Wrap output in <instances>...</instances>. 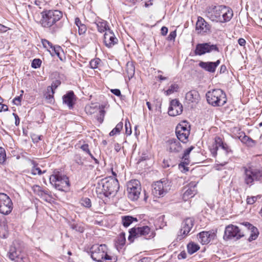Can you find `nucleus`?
Wrapping results in <instances>:
<instances>
[{"label":"nucleus","mask_w":262,"mask_h":262,"mask_svg":"<svg viewBox=\"0 0 262 262\" xmlns=\"http://www.w3.org/2000/svg\"><path fill=\"white\" fill-rule=\"evenodd\" d=\"M224 150H225L226 154L227 155L232 153V150L230 149V147L226 143H224L222 146L221 147Z\"/></svg>","instance_id":"8fccbe9b"},{"label":"nucleus","mask_w":262,"mask_h":262,"mask_svg":"<svg viewBox=\"0 0 262 262\" xmlns=\"http://www.w3.org/2000/svg\"><path fill=\"white\" fill-rule=\"evenodd\" d=\"M22 95H20L19 96L15 97L13 100V103L16 105H20V102H21V99Z\"/></svg>","instance_id":"4d7b16f0"},{"label":"nucleus","mask_w":262,"mask_h":262,"mask_svg":"<svg viewBox=\"0 0 262 262\" xmlns=\"http://www.w3.org/2000/svg\"><path fill=\"white\" fill-rule=\"evenodd\" d=\"M141 186L137 180H132L127 183V196L132 201H137L141 194Z\"/></svg>","instance_id":"6e6552de"},{"label":"nucleus","mask_w":262,"mask_h":262,"mask_svg":"<svg viewBox=\"0 0 262 262\" xmlns=\"http://www.w3.org/2000/svg\"><path fill=\"white\" fill-rule=\"evenodd\" d=\"M50 181L52 185L60 191H64L70 186L69 178L65 175H61L59 172L51 176Z\"/></svg>","instance_id":"0eeeda50"},{"label":"nucleus","mask_w":262,"mask_h":262,"mask_svg":"<svg viewBox=\"0 0 262 262\" xmlns=\"http://www.w3.org/2000/svg\"><path fill=\"white\" fill-rule=\"evenodd\" d=\"M215 147L218 148L219 147H221L224 142L222 141L220 137H216L215 139Z\"/></svg>","instance_id":"864d4df0"},{"label":"nucleus","mask_w":262,"mask_h":262,"mask_svg":"<svg viewBox=\"0 0 262 262\" xmlns=\"http://www.w3.org/2000/svg\"><path fill=\"white\" fill-rule=\"evenodd\" d=\"M105 111L103 108L100 109L99 114L97 116V119L99 123H102L103 121Z\"/></svg>","instance_id":"79ce46f5"},{"label":"nucleus","mask_w":262,"mask_h":262,"mask_svg":"<svg viewBox=\"0 0 262 262\" xmlns=\"http://www.w3.org/2000/svg\"><path fill=\"white\" fill-rule=\"evenodd\" d=\"M196 30L198 31V33L204 34L209 32L210 30L211 26L202 17H198V21L196 23Z\"/></svg>","instance_id":"f3484780"},{"label":"nucleus","mask_w":262,"mask_h":262,"mask_svg":"<svg viewBox=\"0 0 262 262\" xmlns=\"http://www.w3.org/2000/svg\"><path fill=\"white\" fill-rule=\"evenodd\" d=\"M61 84L60 81L56 80L53 81L51 86H49L47 88H51L52 90L54 91Z\"/></svg>","instance_id":"09e8293b"},{"label":"nucleus","mask_w":262,"mask_h":262,"mask_svg":"<svg viewBox=\"0 0 262 262\" xmlns=\"http://www.w3.org/2000/svg\"><path fill=\"white\" fill-rule=\"evenodd\" d=\"M134 221L137 222V219L131 216H123L122 217V223L123 225L125 227H128Z\"/></svg>","instance_id":"7c9ffc66"},{"label":"nucleus","mask_w":262,"mask_h":262,"mask_svg":"<svg viewBox=\"0 0 262 262\" xmlns=\"http://www.w3.org/2000/svg\"><path fill=\"white\" fill-rule=\"evenodd\" d=\"M244 182L251 186L254 184L255 181H260L262 180V167L251 166L244 167Z\"/></svg>","instance_id":"7ed1b4c3"},{"label":"nucleus","mask_w":262,"mask_h":262,"mask_svg":"<svg viewBox=\"0 0 262 262\" xmlns=\"http://www.w3.org/2000/svg\"><path fill=\"white\" fill-rule=\"evenodd\" d=\"M126 72L128 77H132L135 74V67L132 63H127Z\"/></svg>","instance_id":"c9c22d12"},{"label":"nucleus","mask_w":262,"mask_h":262,"mask_svg":"<svg viewBox=\"0 0 262 262\" xmlns=\"http://www.w3.org/2000/svg\"><path fill=\"white\" fill-rule=\"evenodd\" d=\"M13 115L14 116L15 120V124L16 126H17L19 124V118L18 116L15 113H13Z\"/></svg>","instance_id":"774afa93"},{"label":"nucleus","mask_w":262,"mask_h":262,"mask_svg":"<svg viewBox=\"0 0 262 262\" xmlns=\"http://www.w3.org/2000/svg\"><path fill=\"white\" fill-rule=\"evenodd\" d=\"M185 98L189 103H197L200 98V95L196 90H193L186 93Z\"/></svg>","instance_id":"5701e85b"},{"label":"nucleus","mask_w":262,"mask_h":262,"mask_svg":"<svg viewBox=\"0 0 262 262\" xmlns=\"http://www.w3.org/2000/svg\"><path fill=\"white\" fill-rule=\"evenodd\" d=\"M168 32V28L166 27H162L161 29V34L163 36H165Z\"/></svg>","instance_id":"e2e57ef3"},{"label":"nucleus","mask_w":262,"mask_h":262,"mask_svg":"<svg viewBox=\"0 0 262 262\" xmlns=\"http://www.w3.org/2000/svg\"><path fill=\"white\" fill-rule=\"evenodd\" d=\"M179 124L176 127V131H181V132H186L189 131L190 132V126L185 124Z\"/></svg>","instance_id":"4c0bfd02"},{"label":"nucleus","mask_w":262,"mask_h":262,"mask_svg":"<svg viewBox=\"0 0 262 262\" xmlns=\"http://www.w3.org/2000/svg\"><path fill=\"white\" fill-rule=\"evenodd\" d=\"M199 238L203 244H207L210 241V234L207 231L201 232L199 234Z\"/></svg>","instance_id":"c85d7f7f"},{"label":"nucleus","mask_w":262,"mask_h":262,"mask_svg":"<svg viewBox=\"0 0 262 262\" xmlns=\"http://www.w3.org/2000/svg\"><path fill=\"white\" fill-rule=\"evenodd\" d=\"M119 188V184L118 180L112 177L105 178L101 180L97 187V191H101L106 197L111 195H114Z\"/></svg>","instance_id":"f03ea898"},{"label":"nucleus","mask_w":262,"mask_h":262,"mask_svg":"<svg viewBox=\"0 0 262 262\" xmlns=\"http://www.w3.org/2000/svg\"><path fill=\"white\" fill-rule=\"evenodd\" d=\"M28 258L24 255L21 254L18 258H17L15 262H27Z\"/></svg>","instance_id":"bf43d9fd"},{"label":"nucleus","mask_w":262,"mask_h":262,"mask_svg":"<svg viewBox=\"0 0 262 262\" xmlns=\"http://www.w3.org/2000/svg\"><path fill=\"white\" fill-rule=\"evenodd\" d=\"M85 158H83L79 154H76L74 156L73 160L78 165L82 166L84 164Z\"/></svg>","instance_id":"f704fd0d"},{"label":"nucleus","mask_w":262,"mask_h":262,"mask_svg":"<svg viewBox=\"0 0 262 262\" xmlns=\"http://www.w3.org/2000/svg\"><path fill=\"white\" fill-rule=\"evenodd\" d=\"M80 148L82 150V151H83L84 152L89 154L90 155V156H91V155H92L90 151V150L89 147V145L88 144H84L82 145L80 147Z\"/></svg>","instance_id":"de8ad7c7"},{"label":"nucleus","mask_w":262,"mask_h":262,"mask_svg":"<svg viewBox=\"0 0 262 262\" xmlns=\"http://www.w3.org/2000/svg\"><path fill=\"white\" fill-rule=\"evenodd\" d=\"M258 198H260V196H248L247 198V203L248 204L252 205L253 204Z\"/></svg>","instance_id":"49530a36"},{"label":"nucleus","mask_w":262,"mask_h":262,"mask_svg":"<svg viewBox=\"0 0 262 262\" xmlns=\"http://www.w3.org/2000/svg\"><path fill=\"white\" fill-rule=\"evenodd\" d=\"M52 51L53 52V53L57 54L58 53V52L62 51V49L60 46H52Z\"/></svg>","instance_id":"13d9d810"},{"label":"nucleus","mask_w":262,"mask_h":262,"mask_svg":"<svg viewBox=\"0 0 262 262\" xmlns=\"http://www.w3.org/2000/svg\"><path fill=\"white\" fill-rule=\"evenodd\" d=\"M106 246L104 244L100 245H94L90 249L91 256L92 258L98 262H103L104 256L106 255Z\"/></svg>","instance_id":"1a4fd4ad"},{"label":"nucleus","mask_w":262,"mask_h":262,"mask_svg":"<svg viewBox=\"0 0 262 262\" xmlns=\"http://www.w3.org/2000/svg\"><path fill=\"white\" fill-rule=\"evenodd\" d=\"M21 255V251L17 250L15 247L11 246L9 252L7 253V256L10 259L15 261L17 258Z\"/></svg>","instance_id":"a878e982"},{"label":"nucleus","mask_w":262,"mask_h":262,"mask_svg":"<svg viewBox=\"0 0 262 262\" xmlns=\"http://www.w3.org/2000/svg\"><path fill=\"white\" fill-rule=\"evenodd\" d=\"M177 139L183 143H187L190 133L189 131L186 132H181V131H176Z\"/></svg>","instance_id":"bb28decb"},{"label":"nucleus","mask_w":262,"mask_h":262,"mask_svg":"<svg viewBox=\"0 0 262 262\" xmlns=\"http://www.w3.org/2000/svg\"><path fill=\"white\" fill-rule=\"evenodd\" d=\"M196 184L195 182H191L189 183L188 188L183 193V198L184 200H187L188 199L193 197L196 194Z\"/></svg>","instance_id":"4be33fe9"},{"label":"nucleus","mask_w":262,"mask_h":262,"mask_svg":"<svg viewBox=\"0 0 262 262\" xmlns=\"http://www.w3.org/2000/svg\"><path fill=\"white\" fill-rule=\"evenodd\" d=\"M38 195L47 202H49L52 199L51 192L48 189L43 188Z\"/></svg>","instance_id":"cd10ccee"},{"label":"nucleus","mask_w":262,"mask_h":262,"mask_svg":"<svg viewBox=\"0 0 262 262\" xmlns=\"http://www.w3.org/2000/svg\"><path fill=\"white\" fill-rule=\"evenodd\" d=\"M40 23L43 27L51 28L62 17L61 11L57 10H46L41 12Z\"/></svg>","instance_id":"20e7f679"},{"label":"nucleus","mask_w":262,"mask_h":262,"mask_svg":"<svg viewBox=\"0 0 262 262\" xmlns=\"http://www.w3.org/2000/svg\"><path fill=\"white\" fill-rule=\"evenodd\" d=\"M194 225V220L192 218H187L182 223L181 228L178 234L177 239L181 241L185 238L192 229Z\"/></svg>","instance_id":"4468645a"},{"label":"nucleus","mask_w":262,"mask_h":262,"mask_svg":"<svg viewBox=\"0 0 262 262\" xmlns=\"http://www.w3.org/2000/svg\"><path fill=\"white\" fill-rule=\"evenodd\" d=\"M63 103L67 104L69 108L71 110L73 108L75 102L76 100V97L72 91L68 92L62 97Z\"/></svg>","instance_id":"aec40b11"},{"label":"nucleus","mask_w":262,"mask_h":262,"mask_svg":"<svg viewBox=\"0 0 262 262\" xmlns=\"http://www.w3.org/2000/svg\"><path fill=\"white\" fill-rule=\"evenodd\" d=\"M8 110V106L4 104H0V112L3 111H7Z\"/></svg>","instance_id":"0e129e2a"},{"label":"nucleus","mask_w":262,"mask_h":262,"mask_svg":"<svg viewBox=\"0 0 262 262\" xmlns=\"http://www.w3.org/2000/svg\"><path fill=\"white\" fill-rule=\"evenodd\" d=\"M126 242L125 234L124 232H121L118 236L116 241L117 246H119L120 248L123 246Z\"/></svg>","instance_id":"473e14b6"},{"label":"nucleus","mask_w":262,"mask_h":262,"mask_svg":"<svg viewBox=\"0 0 262 262\" xmlns=\"http://www.w3.org/2000/svg\"><path fill=\"white\" fill-rule=\"evenodd\" d=\"M42 173L41 169L39 167H34L32 169V173L33 175H36V174H41Z\"/></svg>","instance_id":"052dcab7"},{"label":"nucleus","mask_w":262,"mask_h":262,"mask_svg":"<svg viewBox=\"0 0 262 262\" xmlns=\"http://www.w3.org/2000/svg\"><path fill=\"white\" fill-rule=\"evenodd\" d=\"M55 92L51 88H47V91L44 95L47 102L49 103H52L54 102V94Z\"/></svg>","instance_id":"c756f323"},{"label":"nucleus","mask_w":262,"mask_h":262,"mask_svg":"<svg viewBox=\"0 0 262 262\" xmlns=\"http://www.w3.org/2000/svg\"><path fill=\"white\" fill-rule=\"evenodd\" d=\"M123 124L122 122H120L118 123L116 127L110 133V136H113L117 134H119L123 128Z\"/></svg>","instance_id":"e433bc0d"},{"label":"nucleus","mask_w":262,"mask_h":262,"mask_svg":"<svg viewBox=\"0 0 262 262\" xmlns=\"http://www.w3.org/2000/svg\"><path fill=\"white\" fill-rule=\"evenodd\" d=\"M182 111L183 106L182 104L177 99L172 100L168 109L169 115L176 116L181 114Z\"/></svg>","instance_id":"dca6fc26"},{"label":"nucleus","mask_w":262,"mask_h":262,"mask_svg":"<svg viewBox=\"0 0 262 262\" xmlns=\"http://www.w3.org/2000/svg\"><path fill=\"white\" fill-rule=\"evenodd\" d=\"M243 236H244V234L243 232H242V229L236 226L229 225L225 228L224 235L225 239L227 240L233 238L238 239Z\"/></svg>","instance_id":"9b49d317"},{"label":"nucleus","mask_w":262,"mask_h":262,"mask_svg":"<svg viewBox=\"0 0 262 262\" xmlns=\"http://www.w3.org/2000/svg\"><path fill=\"white\" fill-rule=\"evenodd\" d=\"M187 251L189 254H192L200 249L199 245L193 242L189 243L187 246Z\"/></svg>","instance_id":"2f4dec72"},{"label":"nucleus","mask_w":262,"mask_h":262,"mask_svg":"<svg viewBox=\"0 0 262 262\" xmlns=\"http://www.w3.org/2000/svg\"><path fill=\"white\" fill-rule=\"evenodd\" d=\"M80 203L81 205L86 208H90L92 206L91 200L88 198H82Z\"/></svg>","instance_id":"a19ab883"},{"label":"nucleus","mask_w":262,"mask_h":262,"mask_svg":"<svg viewBox=\"0 0 262 262\" xmlns=\"http://www.w3.org/2000/svg\"><path fill=\"white\" fill-rule=\"evenodd\" d=\"M117 41L118 39L115 37L113 32L110 29H108L104 35V42L105 45L108 48H111L117 43Z\"/></svg>","instance_id":"6ab92c4d"},{"label":"nucleus","mask_w":262,"mask_h":262,"mask_svg":"<svg viewBox=\"0 0 262 262\" xmlns=\"http://www.w3.org/2000/svg\"><path fill=\"white\" fill-rule=\"evenodd\" d=\"M70 226L72 229L80 233L83 232L84 230V228L81 224H77L72 222L70 223Z\"/></svg>","instance_id":"72a5a7b5"},{"label":"nucleus","mask_w":262,"mask_h":262,"mask_svg":"<svg viewBox=\"0 0 262 262\" xmlns=\"http://www.w3.org/2000/svg\"><path fill=\"white\" fill-rule=\"evenodd\" d=\"M41 136L34 135L32 137V140L34 142H37L41 139Z\"/></svg>","instance_id":"338daca9"},{"label":"nucleus","mask_w":262,"mask_h":262,"mask_svg":"<svg viewBox=\"0 0 262 262\" xmlns=\"http://www.w3.org/2000/svg\"><path fill=\"white\" fill-rule=\"evenodd\" d=\"M187 257V254L185 251L181 252L179 255H178V258L179 259H185Z\"/></svg>","instance_id":"69168bd1"},{"label":"nucleus","mask_w":262,"mask_h":262,"mask_svg":"<svg viewBox=\"0 0 262 262\" xmlns=\"http://www.w3.org/2000/svg\"><path fill=\"white\" fill-rule=\"evenodd\" d=\"M42 189L43 188L39 185H34L32 187L33 192L37 195H39Z\"/></svg>","instance_id":"603ef678"},{"label":"nucleus","mask_w":262,"mask_h":262,"mask_svg":"<svg viewBox=\"0 0 262 262\" xmlns=\"http://www.w3.org/2000/svg\"><path fill=\"white\" fill-rule=\"evenodd\" d=\"M241 225L244 226L251 232L250 237L248 238L249 242L255 240L258 237L259 232L258 229L248 222H244Z\"/></svg>","instance_id":"412c9836"},{"label":"nucleus","mask_w":262,"mask_h":262,"mask_svg":"<svg viewBox=\"0 0 262 262\" xmlns=\"http://www.w3.org/2000/svg\"><path fill=\"white\" fill-rule=\"evenodd\" d=\"M220 60H217L215 62L200 61L199 63L200 67L209 73H214L217 67L220 64Z\"/></svg>","instance_id":"a211bd4d"},{"label":"nucleus","mask_w":262,"mask_h":262,"mask_svg":"<svg viewBox=\"0 0 262 262\" xmlns=\"http://www.w3.org/2000/svg\"><path fill=\"white\" fill-rule=\"evenodd\" d=\"M194 148V147L193 146H191L190 147L188 148L187 149H185L184 151V152L183 154V155L181 157L183 162H182L180 165L179 166H182L183 167H185V165H187L189 164V155L190 153V152Z\"/></svg>","instance_id":"393cba45"},{"label":"nucleus","mask_w":262,"mask_h":262,"mask_svg":"<svg viewBox=\"0 0 262 262\" xmlns=\"http://www.w3.org/2000/svg\"><path fill=\"white\" fill-rule=\"evenodd\" d=\"M129 233L128 239L130 243H133L135 238L143 237L144 239H150L155 236V233L147 226L132 228L129 230Z\"/></svg>","instance_id":"423d86ee"},{"label":"nucleus","mask_w":262,"mask_h":262,"mask_svg":"<svg viewBox=\"0 0 262 262\" xmlns=\"http://www.w3.org/2000/svg\"><path fill=\"white\" fill-rule=\"evenodd\" d=\"M208 103L213 106H222L227 102L225 93L221 89H214L206 94Z\"/></svg>","instance_id":"39448f33"},{"label":"nucleus","mask_w":262,"mask_h":262,"mask_svg":"<svg viewBox=\"0 0 262 262\" xmlns=\"http://www.w3.org/2000/svg\"><path fill=\"white\" fill-rule=\"evenodd\" d=\"M100 62V60L99 58H95L91 60L90 66L92 69H96Z\"/></svg>","instance_id":"c03bdc74"},{"label":"nucleus","mask_w":262,"mask_h":262,"mask_svg":"<svg viewBox=\"0 0 262 262\" xmlns=\"http://www.w3.org/2000/svg\"><path fill=\"white\" fill-rule=\"evenodd\" d=\"M87 28L84 24L78 27V33L80 35L84 34Z\"/></svg>","instance_id":"3c124183"},{"label":"nucleus","mask_w":262,"mask_h":262,"mask_svg":"<svg viewBox=\"0 0 262 262\" xmlns=\"http://www.w3.org/2000/svg\"><path fill=\"white\" fill-rule=\"evenodd\" d=\"M41 62L42 61L40 59H34L32 62L31 66L33 68L37 69L40 67Z\"/></svg>","instance_id":"a18cd8bd"},{"label":"nucleus","mask_w":262,"mask_h":262,"mask_svg":"<svg viewBox=\"0 0 262 262\" xmlns=\"http://www.w3.org/2000/svg\"><path fill=\"white\" fill-rule=\"evenodd\" d=\"M42 43L43 46L45 48H52V44L49 41H48V40L47 39H42Z\"/></svg>","instance_id":"6e6d98bb"},{"label":"nucleus","mask_w":262,"mask_h":262,"mask_svg":"<svg viewBox=\"0 0 262 262\" xmlns=\"http://www.w3.org/2000/svg\"><path fill=\"white\" fill-rule=\"evenodd\" d=\"M213 51L219 52V48L216 45L211 44L210 42L198 43L195 47L194 54L196 55L201 56Z\"/></svg>","instance_id":"f8f14e48"},{"label":"nucleus","mask_w":262,"mask_h":262,"mask_svg":"<svg viewBox=\"0 0 262 262\" xmlns=\"http://www.w3.org/2000/svg\"><path fill=\"white\" fill-rule=\"evenodd\" d=\"M94 23L97 26L98 31L101 33L105 31H107L110 29L107 21L100 18L97 17Z\"/></svg>","instance_id":"b1692460"},{"label":"nucleus","mask_w":262,"mask_h":262,"mask_svg":"<svg viewBox=\"0 0 262 262\" xmlns=\"http://www.w3.org/2000/svg\"><path fill=\"white\" fill-rule=\"evenodd\" d=\"M179 86L178 84L173 83L172 84L165 92L167 95H169L174 92H178Z\"/></svg>","instance_id":"58836bf2"},{"label":"nucleus","mask_w":262,"mask_h":262,"mask_svg":"<svg viewBox=\"0 0 262 262\" xmlns=\"http://www.w3.org/2000/svg\"><path fill=\"white\" fill-rule=\"evenodd\" d=\"M176 30L171 31L168 35L167 39L169 41L174 40L176 37Z\"/></svg>","instance_id":"5fc2aeb1"},{"label":"nucleus","mask_w":262,"mask_h":262,"mask_svg":"<svg viewBox=\"0 0 262 262\" xmlns=\"http://www.w3.org/2000/svg\"><path fill=\"white\" fill-rule=\"evenodd\" d=\"M206 13L211 20L221 23L229 21L233 15L232 9L224 5L208 7Z\"/></svg>","instance_id":"f257e3e1"},{"label":"nucleus","mask_w":262,"mask_h":262,"mask_svg":"<svg viewBox=\"0 0 262 262\" xmlns=\"http://www.w3.org/2000/svg\"><path fill=\"white\" fill-rule=\"evenodd\" d=\"M111 92L117 96H120L121 95V91L119 89H111Z\"/></svg>","instance_id":"680f3d73"},{"label":"nucleus","mask_w":262,"mask_h":262,"mask_svg":"<svg viewBox=\"0 0 262 262\" xmlns=\"http://www.w3.org/2000/svg\"><path fill=\"white\" fill-rule=\"evenodd\" d=\"M166 144L167 150L170 153L178 154L183 149L180 141L176 138L169 139L166 142Z\"/></svg>","instance_id":"2eb2a0df"},{"label":"nucleus","mask_w":262,"mask_h":262,"mask_svg":"<svg viewBox=\"0 0 262 262\" xmlns=\"http://www.w3.org/2000/svg\"><path fill=\"white\" fill-rule=\"evenodd\" d=\"M6 159V154L4 148L0 147V164H4Z\"/></svg>","instance_id":"37998d69"},{"label":"nucleus","mask_w":262,"mask_h":262,"mask_svg":"<svg viewBox=\"0 0 262 262\" xmlns=\"http://www.w3.org/2000/svg\"><path fill=\"white\" fill-rule=\"evenodd\" d=\"M13 209V203L8 195L0 193V213L4 215L10 214Z\"/></svg>","instance_id":"9d476101"},{"label":"nucleus","mask_w":262,"mask_h":262,"mask_svg":"<svg viewBox=\"0 0 262 262\" xmlns=\"http://www.w3.org/2000/svg\"><path fill=\"white\" fill-rule=\"evenodd\" d=\"M169 186L165 181H157L152 185V193L158 198L162 197L166 194Z\"/></svg>","instance_id":"ddd939ff"},{"label":"nucleus","mask_w":262,"mask_h":262,"mask_svg":"<svg viewBox=\"0 0 262 262\" xmlns=\"http://www.w3.org/2000/svg\"><path fill=\"white\" fill-rule=\"evenodd\" d=\"M239 139L242 142L244 143L249 144L250 142H254V140L245 134L241 135L239 137Z\"/></svg>","instance_id":"ea45409f"}]
</instances>
